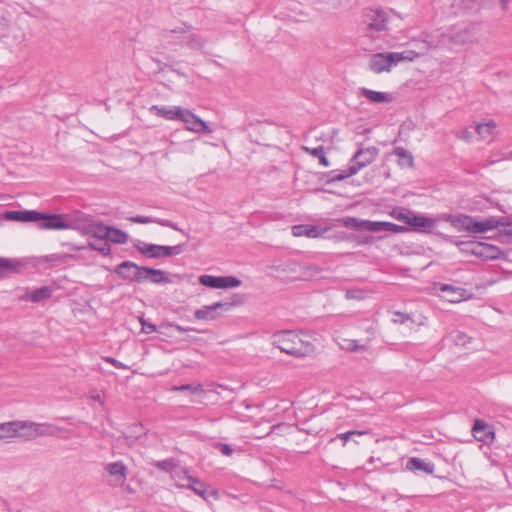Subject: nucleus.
I'll return each mask as SVG.
<instances>
[{
  "mask_svg": "<svg viewBox=\"0 0 512 512\" xmlns=\"http://www.w3.org/2000/svg\"><path fill=\"white\" fill-rule=\"evenodd\" d=\"M272 344L279 348L281 352L288 355L301 358L311 355L315 351L312 343L302 340L297 333L292 330H282L273 334Z\"/></svg>",
  "mask_w": 512,
  "mask_h": 512,
  "instance_id": "1",
  "label": "nucleus"
},
{
  "mask_svg": "<svg viewBox=\"0 0 512 512\" xmlns=\"http://www.w3.org/2000/svg\"><path fill=\"white\" fill-rule=\"evenodd\" d=\"M418 57L419 54L413 50L375 53L369 59V69L376 74L389 72L393 66L400 62L413 61Z\"/></svg>",
  "mask_w": 512,
  "mask_h": 512,
  "instance_id": "2",
  "label": "nucleus"
},
{
  "mask_svg": "<svg viewBox=\"0 0 512 512\" xmlns=\"http://www.w3.org/2000/svg\"><path fill=\"white\" fill-rule=\"evenodd\" d=\"M163 36L170 42L181 44L192 51H202L206 45V39L196 33L191 25L183 24L175 29L165 30Z\"/></svg>",
  "mask_w": 512,
  "mask_h": 512,
  "instance_id": "3",
  "label": "nucleus"
},
{
  "mask_svg": "<svg viewBox=\"0 0 512 512\" xmlns=\"http://www.w3.org/2000/svg\"><path fill=\"white\" fill-rule=\"evenodd\" d=\"M336 223L356 230H367L371 232H393L397 233L404 228L392 222L360 220L355 217H345L335 220Z\"/></svg>",
  "mask_w": 512,
  "mask_h": 512,
  "instance_id": "4",
  "label": "nucleus"
},
{
  "mask_svg": "<svg viewBox=\"0 0 512 512\" xmlns=\"http://www.w3.org/2000/svg\"><path fill=\"white\" fill-rule=\"evenodd\" d=\"M379 149L375 146L359 149L350 160L351 172L358 173L371 164L378 156Z\"/></svg>",
  "mask_w": 512,
  "mask_h": 512,
  "instance_id": "5",
  "label": "nucleus"
},
{
  "mask_svg": "<svg viewBox=\"0 0 512 512\" xmlns=\"http://www.w3.org/2000/svg\"><path fill=\"white\" fill-rule=\"evenodd\" d=\"M104 471L109 477V485L111 487H121L127 480L128 467L123 461L108 463L104 467Z\"/></svg>",
  "mask_w": 512,
  "mask_h": 512,
  "instance_id": "6",
  "label": "nucleus"
},
{
  "mask_svg": "<svg viewBox=\"0 0 512 512\" xmlns=\"http://www.w3.org/2000/svg\"><path fill=\"white\" fill-rule=\"evenodd\" d=\"M139 251L150 258H163L179 255L183 251V245L162 246L156 244H146Z\"/></svg>",
  "mask_w": 512,
  "mask_h": 512,
  "instance_id": "7",
  "label": "nucleus"
},
{
  "mask_svg": "<svg viewBox=\"0 0 512 512\" xmlns=\"http://www.w3.org/2000/svg\"><path fill=\"white\" fill-rule=\"evenodd\" d=\"M143 266H139L132 261H123L114 268V272L122 279L143 283L142 270Z\"/></svg>",
  "mask_w": 512,
  "mask_h": 512,
  "instance_id": "8",
  "label": "nucleus"
},
{
  "mask_svg": "<svg viewBox=\"0 0 512 512\" xmlns=\"http://www.w3.org/2000/svg\"><path fill=\"white\" fill-rule=\"evenodd\" d=\"M182 114L183 115L180 116L179 121H181L185 124L186 130L194 132V133L211 134L213 132L212 129L207 125V123L205 121H203L201 118H199L196 114H194L190 110L183 108Z\"/></svg>",
  "mask_w": 512,
  "mask_h": 512,
  "instance_id": "9",
  "label": "nucleus"
},
{
  "mask_svg": "<svg viewBox=\"0 0 512 512\" xmlns=\"http://www.w3.org/2000/svg\"><path fill=\"white\" fill-rule=\"evenodd\" d=\"M40 221H42L39 224L41 229L65 230L74 228L70 222L65 220V216L61 214L43 213V218Z\"/></svg>",
  "mask_w": 512,
  "mask_h": 512,
  "instance_id": "10",
  "label": "nucleus"
},
{
  "mask_svg": "<svg viewBox=\"0 0 512 512\" xmlns=\"http://www.w3.org/2000/svg\"><path fill=\"white\" fill-rule=\"evenodd\" d=\"M365 18L370 29L383 31L387 28L388 16L381 9H369L365 14Z\"/></svg>",
  "mask_w": 512,
  "mask_h": 512,
  "instance_id": "11",
  "label": "nucleus"
},
{
  "mask_svg": "<svg viewBox=\"0 0 512 512\" xmlns=\"http://www.w3.org/2000/svg\"><path fill=\"white\" fill-rule=\"evenodd\" d=\"M451 224L460 231L480 232V221L468 215L450 216Z\"/></svg>",
  "mask_w": 512,
  "mask_h": 512,
  "instance_id": "12",
  "label": "nucleus"
},
{
  "mask_svg": "<svg viewBox=\"0 0 512 512\" xmlns=\"http://www.w3.org/2000/svg\"><path fill=\"white\" fill-rule=\"evenodd\" d=\"M477 28L476 26L473 27H465L463 29H460L458 31H450L446 33L447 35V42L461 45L470 42L476 35Z\"/></svg>",
  "mask_w": 512,
  "mask_h": 512,
  "instance_id": "13",
  "label": "nucleus"
},
{
  "mask_svg": "<svg viewBox=\"0 0 512 512\" xmlns=\"http://www.w3.org/2000/svg\"><path fill=\"white\" fill-rule=\"evenodd\" d=\"M4 216L6 219L12 221L40 222L41 218H43V213L35 210L7 211Z\"/></svg>",
  "mask_w": 512,
  "mask_h": 512,
  "instance_id": "14",
  "label": "nucleus"
},
{
  "mask_svg": "<svg viewBox=\"0 0 512 512\" xmlns=\"http://www.w3.org/2000/svg\"><path fill=\"white\" fill-rule=\"evenodd\" d=\"M143 282H151L153 284L170 283L171 280L167 276L166 272L160 269L149 268L143 266L142 269Z\"/></svg>",
  "mask_w": 512,
  "mask_h": 512,
  "instance_id": "15",
  "label": "nucleus"
},
{
  "mask_svg": "<svg viewBox=\"0 0 512 512\" xmlns=\"http://www.w3.org/2000/svg\"><path fill=\"white\" fill-rule=\"evenodd\" d=\"M17 437L29 441L37 438V423L17 420Z\"/></svg>",
  "mask_w": 512,
  "mask_h": 512,
  "instance_id": "16",
  "label": "nucleus"
},
{
  "mask_svg": "<svg viewBox=\"0 0 512 512\" xmlns=\"http://www.w3.org/2000/svg\"><path fill=\"white\" fill-rule=\"evenodd\" d=\"M129 220L133 223H139V224H149V223H157L164 227H169L175 231H179L181 233H185L183 229H181L176 223L166 220V219H159V218H152L147 216H132L129 218Z\"/></svg>",
  "mask_w": 512,
  "mask_h": 512,
  "instance_id": "17",
  "label": "nucleus"
},
{
  "mask_svg": "<svg viewBox=\"0 0 512 512\" xmlns=\"http://www.w3.org/2000/svg\"><path fill=\"white\" fill-rule=\"evenodd\" d=\"M183 108L180 106L174 107H159L157 105H153L150 108L152 113H155L158 116H161L167 120H180V116H182Z\"/></svg>",
  "mask_w": 512,
  "mask_h": 512,
  "instance_id": "18",
  "label": "nucleus"
},
{
  "mask_svg": "<svg viewBox=\"0 0 512 512\" xmlns=\"http://www.w3.org/2000/svg\"><path fill=\"white\" fill-rule=\"evenodd\" d=\"M184 478L188 481L187 488L191 489L195 494L202 497L204 500L208 499L207 485L199 478L188 475L186 471H183Z\"/></svg>",
  "mask_w": 512,
  "mask_h": 512,
  "instance_id": "19",
  "label": "nucleus"
},
{
  "mask_svg": "<svg viewBox=\"0 0 512 512\" xmlns=\"http://www.w3.org/2000/svg\"><path fill=\"white\" fill-rule=\"evenodd\" d=\"M225 305L222 302H215L211 305L203 306L194 312V317L198 320H215L218 317L216 310Z\"/></svg>",
  "mask_w": 512,
  "mask_h": 512,
  "instance_id": "20",
  "label": "nucleus"
},
{
  "mask_svg": "<svg viewBox=\"0 0 512 512\" xmlns=\"http://www.w3.org/2000/svg\"><path fill=\"white\" fill-rule=\"evenodd\" d=\"M292 234L295 237L306 236L309 238H317L321 236L318 226L299 224L292 227Z\"/></svg>",
  "mask_w": 512,
  "mask_h": 512,
  "instance_id": "21",
  "label": "nucleus"
},
{
  "mask_svg": "<svg viewBox=\"0 0 512 512\" xmlns=\"http://www.w3.org/2000/svg\"><path fill=\"white\" fill-rule=\"evenodd\" d=\"M360 94L373 103H390L392 101V96L389 93L374 91L368 88H361Z\"/></svg>",
  "mask_w": 512,
  "mask_h": 512,
  "instance_id": "22",
  "label": "nucleus"
},
{
  "mask_svg": "<svg viewBox=\"0 0 512 512\" xmlns=\"http://www.w3.org/2000/svg\"><path fill=\"white\" fill-rule=\"evenodd\" d=\"M440 291L445 293V297L449 302L456 303L464 299L465 290L448 284L441 286Z\"/></svg>",
  "mask_w": 512,
  "mask_h": 512,
  "instance_id": "23",
  "label": "nucleus"
},
{
  "mask_svg": "<svg viewBox=\"0 0 512 512\" xmlns=\"http://www.w3.org/2000/svg\"><path fill=\"white\" fill-rule=\"evenodd\" d=\"M107 226L102 223H94L84 227L83 234L99 240H106Z\"/></svg>",
  "mask_w": 512,
  "mask_h": 512,
  "instance_id": "24",
  "label": "nucleus"
},
{
  "mask_svg": "<svg viewBox=\"0 0 512 512\" xmlns=\"http://www.w3.org/2000/svg\"><path fill=\"white\" fill-rule=\"evenodd\" d=\"M407 469L413 471H423L427 474H432L434 471V465L431 463H427L420 458H410L407 462Z\"/></svg>",
  "mask_w": 512,
  "mask_h": 512,
  "instance_id": "25",
  "label": "nucleus"
},
{
  "mask_svg": "<svg viewBox=\"0 0 512 512\" xmlns=\"http://www.w3.org/2000/svg\"><path fill=\"white\" fill-rule=\"evenodd\" d=\"M393 153L398 157V164L401 167H413L414 157L409 151L403 147H395Z\"/></svg>",
  "mask_w": 512,
  "mask_h": 512,
  "instance_id": "26",
  "label": "nucleus"
},
{
  "mask_svg": "<svg viewBox=\"0 0 512 512\" xmlns=\"http://www.w3.org/2000/svg\"><path fill=\"white\" fill-rule=\"evenodd\" d=\"M106 232V240H109L113 243L125 244L128 241V235L118 228L107 226Z\"/></svg>",
  "mask_w": 512,
  "mask_h": 512,
  "instance_id": "27",
  "label": "nucleus"
},
{
  "mask_svg": "<svg viewBox=\"0 0 512 512\" xmlns=\"http://www.w3.org/2000/svg\"><path fill=\"white\" fill-rule=\"evenodd\" d=\"M407 224L417 228H432L435 225V220L425 216L412 215L407 217Z\"/></svg>",
  "mask_w": 512,
  "mask_h": 512,
  "instance_id": "28",
  "label": "nucleus"
},
{
  "mask_svg": "<svg viewBox=\"0 0 512 512\" xmlns=\"http://www.w3.org/2000/svg\"><path fill=\"white\" fill-rule=\"evenodd\" d=\"M496 127L497 125L494 120L482 121V140L492 142L498 134Z\"/></svg>",
  "mask_w": 512,
  "mask_h": 512,
  "instance_id": "29",
  "label": "nucleus"
},
{
  "mask_svg": "<svg viewBox=\"0 0 512 512\" xmlns=\"http://www.w3.org/2000/svg\"><path fill=\"white\" fill-rule=\"evenodd\" d=\"M422 41L427 45L429 49H434L448 44L446 33H441L436 38L430 35H424Z\"/></svg>",
  "mask_w": 512,
  "mask_h": 512,
  "instance_id": "30",
  "label": "nucleus"
},
{
  "mask_svg": "<svg viewBox=\"0 0 512 512\" xmlns=\"http://www.w3.org/2000/svg\"><path fill=\"white\" fill-rule=\"evenodd\" d=\"M62 429L49 423H37V437L57 436Z\"/></svg>",
  "mask_w": 512,
  "mask_h": 512,
  "instance_id": "31",
  "label": "nucleus"
},
{
  "mask_svg": "<svg viewBox=\"0 0 512 512\" xmlns=\"http://www.w3.org/2000/svg\"><path fill=\"white\" fill-rule=\"evenodd\" d=\"M241 285V280L235 276H218L216 289L235 288Z\"/></svg>",
  "mask_w": 512,
  "mask_h": 512,
  "instance_id": "32",
  "label": "nucleus"
},
{
  "mask_svg": "<svg viewBox=\"0 0 512 512\" xmlns=\"http://www.w3.org/2000/svg\"><path fill=\"white\" fill-rule=\"evenodd\" d=\"M496 426L482 421V445L491 444L495 439Z\"/></svg>",
  "mask_w": 512,
  "mask_h": 512,
  "instance_id": "33",
  "label": "nucleus"
},
{
  "mask_svg": "<svg viewBox=\"0 0 512 512\" xmlns=\"http://www.w3.org/2000/svg\"><path fill=\"white\" fill-rule=\"evenodd\" d=\"M52 295V289L48 286H43V287H40L36 290H34L30 296H29V299L32 301V302H35V303H38V302H41L45 299H48L50 298Z\"/></svg>",
  "mask_w": 512,
  "mask_h": 512,
  "instance_id": "34",
  "label": "nucleus"
},
{
  "mask_svg": "<svg viewBox=\"0 0 512 512\" xmlns=\"http://www.w3.org/2000/svg\"><path fill=\"white\" fill-rule=\"evenodd\" d=\"M501 251L499 248L482 242V261L488 259H496L500 255Z\"/></svg>",
  "mask_w": 512,
  "mask_h": 512,
  "instance_id": "35",
  "label": "nucleus"
},
{
  "mask_svg": "<svg viewBox=\"0 0 512 512\" xmlns=\"http://www.w3.org/2000/svg\"><path fill=\"white\" fill-rule=\"evenodd\" d=\"M340 347L351 352H359L367 349V344H359L357 340L343 339Z\"/></svg>",
  "mask_w": 512,
  "mask_h": 512,
  "instance_id": "36",
  "label": "nucleus"
},
{
  "mask_svg": "<svg viewBox=\"0 0 512 512\" xmlns=\"http://www.w3.org/2000/svg\"><path fill=\"white\" fill-rule=\"evenodd\" d=\"M17 420L0 423V432L5 438L17 437Z\"/></svg>",
  "mask_w": 512,
  "mask_h": 512,
  "instance_id": "37",
  "label": "nucleus"
},
{
  "mask_svg": "<svg viewBox=\"0 0 512 512\" xmlns=\"http://www.w3.org/2000/svg\"><path fill=\"white\" fill-rule=\"evenodd\" d=\"M171 391L189 392L193 394L203 393L204 389L201 384H185L180 386H173Z\"/></svg>",
  "mask_w": 512,
  "mask_h": 512,
  "instance_id": "38",
  "label": "nucleus"
},
{
  "mask_svg": "<svg viewBox=\"0 0 512 512\" xmlns=\"http://www.w3.org/2000/svg\"><path fill=\"white\" fill-rule=\"evenodd\" d=\"M89 247L95 251H98L104 256L110 253V246L105 240L96 239L95 241H90Z\"/></svg>",
  "mask_w": 512,
  "mask_h": 512,
  "instance_id": "39",
  "label": "nucleus"
},
{
  "mask_svg": "<svg viewBox=\"0 0 512 512\" xmlns=\"http://www.w3.org/2000/svg\"><path fill=\"white\" fill-rule=\"evenodd\" d=\"M356 173H352L351 172V165L349 164V167L345 170H342L338 173L332 171L329 173V175L331 176L328 180V182H337V181H342L346 178H349L353 175H355Z\"/></svg>",
  "mask_w": 512,
  "mask_h": 512,
  "instance_id": "40",
  "label": "nucleus"
},
{
  "mask_svg": "<svg viewBox=\"0 0 512 512\" xmlns=\"http://www.w3.org/2000/svg\"><path fill=\"white\" fill-rule=\"evenodd\" d=\"M158 469L164 472H170L175 468V463L173 459H165L162 461H157L153 463Z\"/></svg>",
  "mask_w": 512,
  "mask_h": 512,
  "instance_id": "41",
  "label": "nucleus"
},
{
  "mask_svg": "<svg viewBox=\"0 0 512 512\" xmlns=\"http://www.w3.org/2000/svg\"><path fill=\"white\" fill-rule=\"evenodd\" d=\"M0 270L15 272L17 271V263L12 259L0 257Z\"/></svg>",
  "mask_w": 512,
  "mask_h": 512,
  "instance_id": "42",
  "label": "nucleus"
},
{
  "mask_svg": "<svg viewBox=\"0 0 512 512\" xmlns=\"http://www.w3.org/2000/svg\"><path fill=\"white\" fill-rule=\"evenodd\" d=\"M217 278H218V276L201 275L199 277V282L203 286L210 287V288H215L216 287V283H217Z\"/></svg>",
  "mask_w": 512,
  "mask_h": 512,
  "instance_id": "43",
  "label": "nucleus"
},
{
  "mask_svg": "<svg viewBox=\"0 0 512 512\" xmlns=\"http://www.w3.org/2000/svg\"><path fill=\"white\" fill-rule=\"evenodd\" d=\"M411 319V316L410 314H404L402 312H394L393 313V323L395 324H403L405 323L406 321L410 320Z\"/></svg>",
  "mask_w": 512,
  "mask_h": 512,
  "instance_id": "44",
  "label": "nucleus"
},
{
  "mask_svg": "<svg viewBox=\"0 0 512 512\" xmlns=\"http://www.w3.org/2000/svg\"><path fill=\"white\" fill-rule=\"evenodd\" d=\"M462 250L465 252H471L472 254L478 255L477 248L480 246V243L474 242H462L461 243Z\"/></svg>",
  "mask_w": 512,
  "mask_h": 512,
  "instance_id": "45",
  "label": "nucleus"
},
{
  "mask_svg": "<svg viewBox=\"0 0 512 512\" xmlns=\"http://www.w3.org/2000/svg\"><path fill=\"white\" fill-rule=\"evenodd\" d=\"M367 433H368L367 431L353 430V431H348L346 433L339 434L338 437L343 441V445H345L347 443V441L351 438V436L364 435Z\"/></svg>",
  "mask_w": 512,
  "mask_h": 512,
  "instance_id": "46",
  "label": "nucleus"
},
{
  "mask_svg": "<svg viewBox=\"0 0 512 512\" xmlns=\"http://www.w3.org/2000/svg\"><path fill=\"white\" fill-rule=\"evenodd\" d=\"M302 150L305 151L307 154L313 156V157L319 158V156L321 154H323L324 147L323 146H318V147H315V148H310V147H307V146H302Z\"/></svg>",
  "mask_w": 512,
  "mask_h": 512,
  "instance_id": "47",
  "label": "nucleus"
},
{
  "mask_svg": "<svg viewBox=\"0 0 512 512\" xmlns=\"http://www.w3.org/2000/svg\"><path fill=\"white\" fill-rule=\"evenodd\" d=\"M9 24V20L4 16V12L0 8V34H4L8 30Z\"/></svg>",
  "mask_w": 512,
  "mask_h": 512,
  "instance_id": "48",
  "label": "nucleus"
},
{
  "mask_svg": "<svg viewBox=\"0 0 512 512\" xmlns=\"http://www.w3.org/2000/svg\"><path fill=\"white\" fill-rule=\"evenodd\" d=\"M216 447L219 448L220 452L225 456H231L233 453V449L225 443H217Z\"/></svg>",
  "mask_w": 512,
  "mask_h": 512,
  "instance_id": "49",
  "label": "nucleus"
},
{
  "mask_svg": "<svg viewBox=\"0 0 512 512\" xmlns=\"http://www.w3.org/2000/svg\"><path fill=\"white\" fill-rule=\"evenodd\" d=\"M105 361L110 363L111 365H113L114 367H116L118 369H127L128 368L125 364L121 363L120 361H118L117 359L112 358V357H106Z\"/></svg>",
  "mask_w": 512,
  "mask_h": 512,
  "instance_id": "50",
  "label": "nucleus"
},
{
  "mask_svg": "<svg viewBox=\"0 0 512 512\" xmlns=\"http://www.w3.org/2000/svg\"><path fill=\"white\" fill-rule=\"evenodd\" d=\"M141 325H142V330L147 334L156 331V325H154L152 323H148L144 320H141Z\"/></svg>",
  "mask_w": 512,
  "mask_h": 512,
  "instance_id": "51",
  "label": "nucleus"
},
{
  "mask_svg": "<svg viewBox=\"0 0 512 512\" xmlns=\"http://www.w3.org/2000/svg\"><path fill=\"white\" fill-rule=\"evenodd\" d=\"M495 226H498V222L495 223L493 220L482 221V233L493 229Z\"/></svg>",
  "mask_w": 512,
  "mask_h": 512,
  "instance_id": "52",
  "label": "nucleus"
},
{
  "mask_svg": "<svg viewBox=\"0 0 512 512\" xmlns=\"http://www.w3.org/2000/svg\"><path fill=\"white\" fill-rule=\"evenodd\" d=\"M478 433H480V419L476 418L472 426V434L476 440H480V438L477 436Z\"/></svg>",
  "mask_w": 512,
  "mask_h": 512,
  "instance_id": "53",
  "label": "nucleus"
},
{
  "mask_svg": "<svg viewBox=\"0 0 512 512\" xmlns=\"http://www.w3.org/2000/svg\"><path fill=\"white\" fill-rule=\"evenodd\" d=\"M470 339L463 333H459L456 335L455 337V342L457 345H466V343L469 341Z\"/></svg>",
  "mask_w": 512,
  "mask_h": 512,
  "instance_id": "54",
  "label": "nucleus"
},
{
  "mask_svg": "<svg viewBox=\"0 0 512 512\" xmlns=\"http://www.w3.org/2000/svg\"><path fill=\"white\" fill-rule=\"evenodd\" d=\"M413 214L410 213V212H400L398 213L395 218L399 221H402L404 222L405 224H407V217H411Z\"/></svg>",
  "mask_w": 512,
  "mask_h": 512,
  "instance_id": "55",
  "label": "nucleus"
},
{
  "mask_svg": "<svg viewBox=\"0 0 512 512\" xmlns=\"http://www.w3.org/2000/svg\"><path fill=\"white\" fill-rule=\"evenodd\" d=\"M171 327H173L178 332H188V331H197L195 328L192 327H183L178 324H171Z\"/></svg>",
  "mask_w": 512,
  "mask_h": 512,
  "instance_id": "56",
  "label": "nucleus"
},
{
  "mask_svg": "<svg viewBox=\"0 0 512 512\" xmlns=\"http://www.w3.org/2000/svg\"><path fill=\"white\" fill-rule=\"evenodd\" d=\"M319 163L324 166V167H328L330 165L329 163V160L327 159V157L325 156V151H323V154H321L319 156Z\"/></svg>",
  "mask_w": 512,
  "mask_h": 512,
  "instance_id": "57",
  "label": "nucleus"
},
{
  "mask_svg": "<svg viewBox=\"0 0 512 512\" xmlns=\"http://www.w3.org/2000/svg\"><path fill=\"white\" fill-rule=\"evenodd\" d=\"M346 298L347 299H358L359 296L357 295V293L355 291H352V290H348L346 292Z\"/></svg>",
  "mask_w": 512,
  "mask_h": 512,
  "instance_id": "58",
  "label": "nucleus"
},
{
  "mask_svg": "<svg viewBox=\"0 0 512 512\" xmlns=\"http://www.w3.org/2000/svg\"><path fill=\"white\" fill-rule=\"evenodd\" d=\"M25 13H26L27 15H29V16L38 17V16H40V14H41L42 12L40 11V9L36 8V9H34L33 11H31V12H30V11H25Z\"/></svg>",
  "mask_w": 512,
  "mask_h": 512,
  "instance_id": "59",
  "label": "nucleus"
},
{
  "mask_svg": "<svg viewBox=\"0 0 512 512\" xmlns=\"http://www.w3.org/2000/svg\"><path fill=\"white\" fill-rule=\"evenodd\" d=\"M511 0H500L501 9L506 11Z\"/></svg>",
  "mask_w": 512,
  "mask_h": 512,
  "instance_id": "60",
  "label": "nucleus"
},
{
  "mask_svg": "<svg viewBox=\"0 0 512 512\" xmlns=\"http://www.w3.org/2000/svg\"><path fill=\"white\" fill-rule=\"evenodd\" d=\"M504 159L505 160H512V151L507 153L505 156H504Z\"/></svg>",
  "mask_w": 512,
  "mask_h": 512,
  "instance_id": "61",
  "label": "nucleus"
},
{
  "mask_svg": "<svg viewBox=\"0 0 512 512\" xmlns=\"http://www.w3.org/2000/svg\"><path fill=\"white\" fill-rule=\"evenodd\" d=\"M92 398L95 400V401H101V395L100 394H96V395H93Z\"/></svg>",
  "mask_w": 512,
  "mask_h": 512,
  "instance_id": "62",
  "label": "nucleus"
},
{
  "mask_svg": "<svg viewBox=\"0 0 512 512\" xmlns=\"http://www.w3.org/2000/svg\"><path fill=\"white\" fill-rule=\"evenodd\" d=\"M475 131L480 134V123L475 124Z\"/></svg>",
  "mask_w": 512,
  "mask_h": 512,
  "instance_id": "63",
  "label": "nucleus"
},
{
  "mask_svg": "<svg viewBox=\"0 0 512 512\" xmlns=\"http://www.w3.org/2000/svg\"><path fill=\"white\" fill-rule=\"evenodd\" d=\"M463 137H464L465 139L469 140L470 135H469V133L466 131V132H464V133H463Z\"/></svg>",
  "mask_w": 512,
  "mask_h": 512,
  "instance_id": "64",
  "label": "nucleus"
}]
</instances>
